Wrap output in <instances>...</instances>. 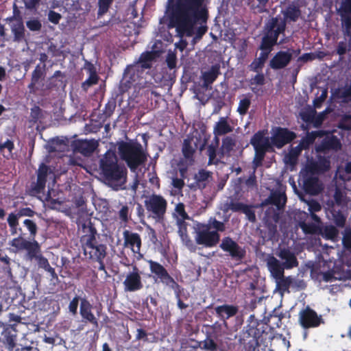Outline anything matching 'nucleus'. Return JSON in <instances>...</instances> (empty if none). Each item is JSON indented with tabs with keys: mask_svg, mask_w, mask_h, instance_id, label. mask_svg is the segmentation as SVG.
<instances>
[{
	"mask_svg": "<svg viewBox=\"0 0 351 351\" xmlns=\"http://www.w3.org/2000/svg\"><path fill=\"white\" fill-rule=\"evenodd\" d=\"M205 0H177L169 14L170 27H175L180 36L191 37L200 40L208 32L209 13L204 5Z\"/></svg>",
	"mask_w": 351,
	"mask_h": 351,
	"instance_id": "nucleus-1",
	"label": "nucleus"
},
{
	"mask_svg": "<svg viewBox=\"0 0 351 351\" xmlns=\"http://www.w3.org/2000/svg\"><path fill=\"white\" fill-rule=\"evenodd\" d=\"M154 64V45L151 51L143 52L133 64L127 66L119 84V92L123 94L132 86L147 85L154 78L152 67Z\"/></svg>",
	"mask_w": 351,
	"mask_h": 351,
	"instance_id": "nucleus-2",
	"label": "nucleus"
},
{
	"mask_svg": "<svg viewBox=\"0 0 351 351\" xmlns=\"http://www.w3.org/2000/svg\"><path fill=\"white\" fill-rule=\"evenodd\" d=\"M281 14L283 17L280 15L271 17L265 23L264 27L275 35L285 37L287 24L296 22L301 16V10L298 3L292 1L281 10Z\"/></svg>",
	"mask_w": 351,
	"mask_h": 351,
	"instance_id": "nucleus-3",
	"label": "nucleus"
},
{
	"mask_svg": "<svg viewBox=\"0 0 351 351\" xmlns=\"http://www.w3.org/2000/svg\"><path fill=\"white\" fill-rule=\"evenodd\" d=\"M82 228L86 232L81 238L84 255L93 262L104 259L107 254V247L97 241V232L93 224L90 221L88 226L83 224Z\"/></svg>",
	"mask_w": 351,
	"mask_h": 351,
	"instance_id": "nucleus-4",
	"label": "nucleus"
},
{
	"mask_svg": "<svg viewBox=\"0 0 351 351\" xmlns=\"http://www.w3.org/2000/svg\"><path fill=\"white\" fill-rule=\"evenodd\" d=\"M100 175L108 182L118 183L124 180L127 174L125 167L118 163L114 153L107 152L99 160Z\"/></svg>",
	"mask_w": 351,
	"mask_h": 351,
	"instance_id": "nucleus-5",
	"label": "nucleus"
},
{
	"mask_svg": "<svg viewBox=\"0 0 351 351\" xmlns=\"http://www.w3.org/2000/svg\"><path fill=\"white\" fill-rule=\"evenodd\" d=\"M119 154L122 160H125L132 171L143 165L147 160L142 145L138 143L122 141L118 147Z\"/></svg>",
	"mask_w": 351,
	"mask_h": 351,
	"instance_id": "nucleus-6",
	"label": "nucleus"
},
{
	"mask_svg": "<svg viewBox=\"0 0 351 351\" xmlns=\"http://www.w3.org/2000/svg\"><path fill=\"white\" fill-rule=\"evenodd\" d=\"M264 332L263 324L255 319L254 315H250L248 324L240 338L241 344L243 346L242 351H255L259 346L258 340Z\"/></svg>",
	"mask_w": 351,
	"mask_h": 351,
	"instance_id": "nucleus-7",
	"label": "nucleus"
},
{
	"mask_svg": "<svg viewBox=\"0 0 351 351\" xmlns=\"http://www.w3.org/2000/svg\"><path fill=\"white\" fill-rule=\"evenodd\" d=\"M10 244L19 251L25 250V258L30 261L35 260L41 254L40 245L38 241L35 239L28 241L23 238L21 234L16 238H14Z\"/></svg>",
	"mask_w": 351,
	"mask_h": 351,
	"instance_id": "nucleus-8",
	"label": "nucleus"
},
{
	"mask_svg": "<svg viewBox=\"0 0 351 351\" xmlns=\"http://www.w3.org/2000/svg\"><path fill=\"white\" fill-rule=\"evenodd\" d=\"M219 247L226 253V255L230 256L231 260L241 263L246 256V250L241 246L236 241L230 237H225L222 239Z\"/></svg>",
	"mask_w": 351,
	"mask_h": 351,
	"instance_id": "nucleus-9",
	"label": "nucleus"
},
{
	"mask_svg": "<svg viewBox=\"0 0 351 351\" xmlns=\"http://www.w3.org/2000/svg\"><path fill=\"white\" fill-rule=\"evenodd\" d=\"M263 36L258 49L261 50L259 57L256 58L258 60L265 63L267 60L269 53L273 50V48L276 45H281L284 43L285 38H283L279 43L278 40L279 36L275 35L273 32L263 27Z\"/></svg>",
	"mask_w": 351,
	"mask_h": 351,
	"instance_id": "nucleus-10",
	"label": "nucleus"
},
{
	"mask_svg": "<svg viewBox=\"0 0 351 351\" xmlns=\"http://www.w3.org/2000/svg\"><path fill=\"white\" fill-rule=\"evenodd\" d=\"M195 240L197 245L205 247H213L220 241V234L217 231H211L208 226L204 223H199L196 230Z\"/></svg>",
	"mask_w": 351,
	"mask_h": 351,
	"instance_id": "nucleus-11",
	"label": "nucleus"
},
{
	"mask_svg": "<svg viewBox=\"0 0 351 351\" xmlns=\"http://www.w3.org/2000/svg\"><path fill=\"white\" fill-rule=\"evenodd\" d=\"M298 322L300 326L305 329L317 328L321 324H325L322 315H318L317 312L306 306L299 313Z\"/></svg>",
	"mask_w": 351,
	"mask_h": 351,
	"instance_id": "nucleus-12",
	"label": "nucleus"
},
{
	"mask_svg": "<svg viewBox=\"0 0 351 351\" xmlns=\"http://www.w3.org/2000/svg\"><path fill=\"white\" fill-rule=\"evenodd\" d=\"M300 180L302 182V189L306 194L317 195L324 189L323 184L318 177L306 169L301 172Z\"/></svg>",
	"mask_w": 351,
	"mask_h": 351,
	"instance_id": "nucleus-13",
	"label": "nucleus"
},
{
	"mask_svg": "<svg viewBox=\"0 0 351 351\" xmlns=\"http://www.w3.org/2000/svg\"><path fill=\"white\" fill-rule=\"evenodd\" d=\"M296 136L297 135L294 132L287 128L274 127L272 128V135L271 136L272 147L281 149L292 142Z\"/></svg>",
	"mask_w": 351,
	"mask_h": 351,
	"instance_id": "nucleus-14",
	"label": "nucleus"
},
{
	"mask_svg": "<svg viewBox=\"0 0 351 351\" xmlns=\"http://www.w3.org/2000/svg\"><path fill=\"white\" fill-rule=\"evenodd\" d=\"M51 173H53V172L51 168L45 163H41L36 171V181L31 183L29 189L30 194L36 195L44 193L47 177Z\"/></svg>",
	"mask_w": 351,
	"mask_h": 351,
	"instance_id": "nucleus-15",
	"label": "nucleus"
},
{
	"mask_svg": "<svg viewBox=\"0 0 351 351\" xmlns=\"http://www.w3.org/2000/svg\"><path fill=\"white\" fill-rule=\"evenodd\" d=\"M322 138L321 143L316 147L317 152H338L341 149V140L334 135L333 132L326 131V134Z\"/></svg>",
	"mask_w": 351,
	"mask_h": 351,
	"instance_id": "nucleus-16",
	"label": "nucleus"
},
{
	"mask_svg": "<svg viewBox=\"0 0 351 351\" xmlns=\"http://www.w3.org/2000/svg\"><path fill=\"white\" fill-rule=\"evenodd\" d=\"M99 142L95 139L90 140H76L71 144L73 150L75 152L82 154L85 156H90L98 147Z\"/></svg>",
	"mask_w": 351,
	"mask_h": 351,
	"instance_id": "nucleus-17",
	"label": "nucleus"
},
{
	"mask_svg": "<svg viewBox=\"0 0 351 351\" xmlns=\"http://www.w3.org/2000/svg\"><path fill=\"white\" fill-rule=\"evenodd\" d=\"M80 314L82 321L98 327V319L93 313V305L86 298L80 300Z\"/></svg>",
	"mask_w": 351,
	"mask_h": 351,
	"instance_id": "nucleus-18",
	"label": "nucleus"
},
{
	"mask_svg": "<svg viewBox=\"0 0 351 351\" xmlns=\"http://www.w3.org/2000/svg\"><path fill=\"white\" fill-rule=\"evenodd\" d=\"M330 169V159L324 156H318L315 161L308 162L305 169L315 174H322L327 172Z\"/></svg>",
	"mask_w": 351,
	"mask_h": 351,
	"instance_id": "nucleus-19",
	"label": "nucleus"
},
{
	"mask_svg": "<svg viewBox=\"0 0 351 351\" xmlns=\"http://www.w3.org/2000/svg\"><path fill=\"white\" fill-rule=\"evenodd\" d=\"M292 60V53L288 51H279L269 61V66L274 70L285 68Z\"/></svg>",
	"mask_w": 351,
	"mask_h": 351,
	"instance_id": "nucleus-20",
	"label": "nucleus"
},
{
	"mask_svg": "<svg viewBox=\"0 0 351 351\" xmlns=\"http://www.w3.org/2000/svg\"><path fill=\"white\" fill-rule=\"evenodd\" d=\"M124 289L126 291H136L143 287L141 276L138 273V269L134 267L132 272L128 274L123 281Z\"/></svg>",
	"mask_w": 351,
	"mask_h": 351,
	"instance_id": "nucleus-21",
	"label": "nucleus"
},
{
	"mask_svg": "<svg viewBox=\"0 0 351 351\" xmlns=\"http://www.w3.org/2000/svg\"><path fill=\"white\" fill-rule=\"evenodd\" d=\"M267 131L261 130L256 132L250 139V144L256 149H272L271 138L266 136Z\"/></svg>",
	"mask_w": 351,
	"mask_h": 351,
	"instance_id": "nucleus-22",
	"label": "nucleus"
},
{
	"mask_svg": "<svg viewBox=\"0 0 351 351\" xmlns=\"http://www.w3.org/2000/svg\"><path fill=\"white\" fill-rule=\"evenodd\" d=\"M177 224L178 226V232L182 243L190 251L195 252L196 246L188 234V223L182 219H178Z\"/></svg>",
	"mask_w": 351,
	"mask_h": 351,
	"instance_id": "nucleus-23",
	"label": "nucleus"
},
{
	"mask_svg": "<svg viewBox=\"0 0 351 351\" xmlns=\"http://www.w3.org/2000/svg\"><path fill=\"white\" fill-rule=\"evenodd\" d=\"M276 255L280 258L285 261L282 263L287 269H290L298 266L299 263L297 257L289 248H280Z\"/></svg>",
	"mask_w": 351,
	"mask_h": 351,
	"instance_id": "nucleus-24",
	"label": "nucleus"
},
{
	"mask_svg": "<svg viewBox=\"0 0 351 351\" xmlns=\"http://www.w3.org/2000/svg\"><path fill=\"white\" fill-rule=\"evenodd\" d=\"M124 245L130 247L134 253H139L141 239L138 234L128 230L123 232Z\"/></svg>",
	"mask_w": 351,
	"mask_h": 351,
	"instance_id": "nucleus-25",
	"label": "nucleus"
},
{
	"mask_svg": "<svg viewBox=\"0 0 351 351\" xmlns=\"http://www.w3.org/2000/svg\"><path fill=\"white\" fill-rule=\"evenodd\" d=\"M325 134L326 130H317L307 132L306 135L302 138L296 148L300 152L304 149H307L311 145L314 143L317 138H322L324 136Z\"/></svg>",
	"mask_w": 351,
	"mask_h": 351,
	"instance_id": "nucleus-26",
	"label": "nucleus"
},
{
	"mask_svg": "<svg viewBox=\"0 0 351 351\" xmlns=\"http://www.w3.org/2000/svg\"><path fill=\"white\" fill-rule=\"evenodd\" d=\"M200 348L204 351H219V347L210 335H207L204 340L195 341V344L190 347V351H195L196 348Z\"/></svg>",
	"mask_w": 351,
	"mask_h": 351,
	"instance_id": "nucleus-27",
	"label": "nucleus"
},
{
	"mask_svg": "<svg viewBox=\"0 0 351 351\" xmlns=\"http://www.w3.org/2000/svg\"><path fill=\"white\" fill-rule=\"evenodd\" d=\"M268 269L274 278L283 277L285 267L283 263L271 255L267 259Z\"/></svg>",
	"mask_w": 351,
	"mask_h": 351,
	"instance_id": "nucleus-28",
	"label": "nucleus"
},
{
	"mask_svg": "<svg viewBox=\"0 0 351 351\" xmlns=\"http://www.w3.org/2000/svg\"><path fill=\"white\" fill-rule=\"evenodd\" d=\"M219 75H221L220 64H215L212 65L208 71L202 73L203 87L206 88L210 87Z\"/></svg>",
	"mask_w": 351,
	"mask_h": 351,
	"instance_id": "nucleus-29",
	"label": "nucleus"
},
{
	"mask_svg": "<svg viewBox=\"0 0 351 351\" xmlns=\"http://www.w3.org/2000/svg\"><path fill=\"white\" fill-rule=\"evenodd\" d=\"M215 311L221 320L226 322L229 318L234 316L239 311L237 306L230 304H223L215 308Z\"/></svg>",
	"mask_w": 351,
	"mask_h": 351,
	"instance_id": "nucleus-30",
	"label": "nucleus"
},
{
	"mask_svg": "<svg viewBox=\"0 0 351 351\" xmlns=\"http://www.w3.org/2000/svg\"><path fill=\"white\" fill-rule=\"evenodd\" d=\"M237 145V141L234 137L232 136H227L222 139L221 145L218 152V156L220 158H223L224 156L230 157L231 152Z\"/></svg>",
	"mask_w": 351,
	"mask_h": 351,
	"instance_id": "nucleus-31",
	"label": "nucleus"
},
{
	"mask_svg": "<svg viewBox=\"0 0 351 351\" xmlns=\"http://www.w3.org/2000/svg\"><path fill=\"white\" fill-rule=\"evenodd\" d=\"M341 21L346 32L348 34L351 29V0H345L341 5Z\"/></svg>",
	"mask_w": 351,
	"mask_h": 351,
	"instance_id": "nucleus-32",
	"label": "nucleus"
},
{
	"mask_svg": "<svg viewBox=\"0 0 351 351\" xmlns=\"http://www.w3.org/2000/svg\"><path fill=\"white\" fill-rule=\"evenodd\" d=\"M155 275L166 285L171 287H173V285L178 286L173 278L168 274L166 269L156 262H155Z\"/></svg>",
	"mask_w": 351,
	"mask_h": 351,
	"instance_id": "nucleus-33",
	"label": "nucleus"
},
{
	"mask_svg": "<svg viewBox=\"0 0 351 351\" xmlns=\"http://www.w3.org/2000/svg\"><path fill=\"white\" fill-rule=\"evenodd\" d=\"M269 204L274 205L278 210L283 209L287 202V196L285 192L274 191L268 197Z\"/></svg>",
	"mask_w": 351,
	"mask_h": 351,
	"instance_id": "nucleus-34",
	"label": "nucleus"
},
{
	"mask_svg": "<svg viewBox=\"0 0 351 351\" xmlns=\"http://www.w3.org/2000/svg\"><path fill=\"white\" fill-rule=\"evenodd\" d=\"M233 128L228 123L227 117H220L214 127L215 137L222 136L232 132Z\"/></svg>",
	"mask_w": 351,
	"mask_h": 351,
	"instance_id": "nucleus-35",
	"label": "nucleus"
},
{
	"mask_svg": "<svg viewBox=\"0 0 351 351\" xmlns=\"http://www.w3.org/2000/svg\"><path fill=\"white\" fill-rule=\"evenodd\" d=\"M215 143H212L207 147V155L208 156V165H217L221 158H217V148L219 147V140L217 137L215 138Z\"/></svg>",
	"mask_w": 351,
	"mask_h": 351,
	"instance_id": "nucleus-36",
	"label": "nucleus"
},
{
	"mask_svg": "<svg viewBox=\"0 0 351 351\" xmlns=\"http://www.w3.org/2000/svg\"><path fill=\"white\" fill-rule=\"evenodd\" d=\"M11 30L14 35V41L21 42L25 39V27L21 19L16 20V21L11 25Z\"/></svg>",
	"mask_w": 351,
	"mask_h": 351,
	"instance_id": "nucleus-37",
	"label": "nucleus"
},
{
	"mask_svg": "<svg viewBox=\"0 0 351 351\" xmlns=\"http://www.w3.org/2000/svg\"><path fill=\"white\" fill-rule=\"evenodd\" d=\"M155 218L163 219L167 210V202L160 195H155Z\"/></svg>",
	"mask_w": 351,
	"mask_h": 351,
	"instance_id": "nucleus-38",
	"label": "nucleus"
},
{
	"mask_svg": "<svg viewBox=\"0 0 351 351\" xmlns=\"http://www.w3.org/2000/svg\"><path fill=\"white\" fill-rule=\"evenodd\" d=\"M210 176V172L204 169L199 170L195 176V182L198 188L200 189H205Z\"/></svg>",
	"mask_w": 351,
	"mask_h": 351,
	"instance_id": "nucleus-39",
	"label": "nucleus"
},
{
	"mask_svg": "<svg viewBox=\"0 0 351 351\" xmlns=\"http://www.w3.org/2000/svg\"><path fill=\"white\" fill-rule=\"evenodd\" d=\"M192 141L191 138H185L183 142L182 152L184 157L187 160H193L194 153L195 152L196 145L195 144V147L192 146Z\"/></svg>",
	"mask_w": 351,
	"mask_h": 351,
	"instance_id": "nucleus-40",
	"label": "nucleus"
},
{
	"mask_svg": "<svg viewBox=\"0 0 351 351\" xmlns=\"http://www.w3.org/2000/svg\"><path fill=\"white\" fill-rule=\"evenodd\" d=\"M254 157L253 158L252 161V165L253 168L254 169V171L256 169L263 165V162L264 160V158L265 157L266 153L267 152H269L271 149H256L254 148Z\"/></svg>",
	"mask_w": 351,
	"mask_h": 351,
	"instance_id": "nucleus-41",
	"label": "nucleus"
},
{
	"mask_svg": "<svg viewBox=\"0 0 351 351\" xmlns=\"http://www.w3.org/2000/svg\"><path fill=\"white\" fill-rule=\"evenodd\" d=\"M339 231L336 227L329 225L324 228H321V231L319 234L322 235L323 238L327 240H334L338 236Z\"/></svg>",
	"mask_w": 351,
	"mask_h": 351,
	"instance_id": "nucleus-42",
	"label": "nucleus"
},
{
	"mask_svg": "<svg viewBox=\"0 0 351 351\" xmlns=\"http://www.w3.org/2000/svg\"><path fill=\"white\" fill-rule=\"evenodd\" d=\"M251 97L252 96L248 94L247 95L245 96V97L240 99L237 110V112L240 115L244 116L247 113L248 110L251 106Z\"/></svg>",
	"mask_w": 351,
	"mask_h": 351,
	"instance_id": "nucleus-43",
	"label": "nucleus"
},
{
	"mask_svg": "<svg viewBox=\"0 0 351 351\" xmlns=\"http://www.w3.org/2000/svg\"><path fill=\"white\" fill-rule=\"evenodd\" d=\"M37 262L39 267L44 269L45 271L49 272L53 276L57 277L55 269L51 267L47 258H45L42 253L34 260Z\"/></svg>",
	"mask_w": 351,
	"mask_h": 351,
	"instance_id": "nucleus-44",
	"label": "nucleus"
},
{
	"mask_svg": "<svg viewBox=\"0 0 351 351\" xmlns=\"http://www.w3.org/2000/svg\"><path fill=\"white\" fill-rule=\"evenodd\" d=\"M299 225L305 234H319V232L321 231V227L313 223L302 221Z\"/></svg>",
	"mask_w": 351,
	"mask_h": 351,
	"instance_id": "nucleus-45",
	"label": "nucleus"
},
{
	"mask_svg": "<svg viewBox=\"0 0 351 351\" xmlns=\"http://www.w3.org/2000/svg\"><path fill=\"white\" fill-rule=\"evenodd\" d=\"M14 149V144L12 140L8 139L3 143H0V152L4 158L9 159L12 156V151Z\"/></svg>",
	"mask_w": 351,
	"mask_h": 351,
	"instance_id": "nucleus-46",
	"label": "nucleus"
},
{
	"mask_svg": "<svg viewBox=\"0 0 351 351\" xmlns=\"http://www.w3.org/2000/svg\"><path fill=\"white\" fill-rule=\"evenodd\" d=\"M275 279L277 280L278 289L284 292H289L290 287H292V285L293 284V278L290 276L285 277L283 275V277L276 278Z\"/></svg>",
	"mask_w": 351,
	"mask_h": 351,
	"instance_id": "nucleus-47",
	"label": "nucleus"
},
{
	"mask_svg": "<svg viewBox=\"0 0 351 351\" xmlns=\"http://www.w3.org/2000/svg\"><path fill=\"white\" fill-rule=\"evenodd\" d=\"M204 226H208L209 227V230L212 228L214 229V231L219 232H224L226 230L225 223L222 221H218L215 217H211L208 220V223H204Z\"/></svg>",
	"mask_w": 351,
	"mask_h": 351,
	"instance_id": "nucleus-48",
	"label": "nucleus"
},
{
	"mask_svg": "<svg viewBox=\"0 0 351 351\" xmlns=\"http://www.w3.org/2000/svg\"><path fill=\"white\" fill-rule=\"evenodd\" d=\"M284 317L282 313H278L276 309H274L268 317V322L271 323L276 328H280L282 325V319Z\"/></svg>",
	"mask_w": 351,
	"mask_h": 351,
	"instance_id": "nucleus-49",
	"label": "nucleus"
},
{
	"mask_svg": "<svg viewBox=\"0 0 351 351\" xmlns=\"http://www.w3.org/2000/svg\"><path fill=\"white\" fill-rule=\"evenodd\" d=\"M68 140L60 139L58 138H54L51 141L52 151L54 152H64L68 147Z\"/></svg>",
	"mask_w": 351,
	"mask_h": 351,
	"instance_id": "nucleus-50",
	"label": "nucleus"
},
{
	"mask_svg": "<svg viewBox=\"0 0 351 351\" xmlns=\"http://www.w3.org/2000/svg\"><path fill=\"white\" fill-rule=\"evenodd\" d=\"M113 0H99L97 17L99 18L105 14L110 8Z\"/></svg>",
	"mask_w": 351,
	"mask_h": 351,
	"instance_id": "nucleus-51",
	"label": "nucleus"
},
{
	"mask_svg": "<svg viewBox=\"0 0 351 351\" xmlns=\"http://www.w3.org/2000/svg\"><path fill=\"white\" fill-rule=\"evenodd\" d=\"M116 108V101L114 99L109 100L105 105L104 109L103 110L102 117L104 119H106L111 117L113 114Z\"/></svg>",
	"mask_w": 351,
	"mask_h": 351,
	"instance_id": "nucleus-52",
	"label": "nucleus"
},
{
	"mask_svg": "<svg viewBox=\"0 0 351 351\" xmlns=\"http://www.w3.org/2000/svg\"><path fill=\"white\" fill-rule=\"evenodd\" d=\"M269 0H253L251 1V8L258 13L267 11V3Z\"/></svg>",
	"mask_w": 351,
	"mask_h": 351,
	"instance_id": "nucleus-53",
	"label": "nucleus"
},
{
	"mask_svg": "<svg viewBox=\"0 0 351 351\" xmlns=\"http://www.w3.org/2000/svg\"><path fill=\"white\" fill-rule=\"evenodd\" d=\"M332 214L335 224L339 228H343L346 221V217L343 214L341 211H336L335 210L332 211Z\"/></svg>",
	"mask_w": 351,
	"mask_h": 351,
	"instance_id": "nucleus-54",
	"label": "nucleus"
},
{
	"mask_svg": "<svg viewBox=\"0 0 351 351\" xmlns=\"http://www.w3.org/2000/svg\"><path fill=\"white\" fill-rule=\"evenodd\" d=\"M23 224L29 232V237L34 239L38 232L36 223L32 219H26L23 221Z\"/></svg>",
	"mask_w": 351,
	"mask_h": 351,
	"instance_id": "nucleus-55",
	"label": "nucleus"
},
{
	"mask_svg": "<svg viewBox=\"0 0 351 351\" xmlns=\"http://www.w3.org/2000/svg\"><path fill=\"white\" fill-rule=\"evenodd\" d=\"M165 62L170 70L175 69L177 64V56L176 53L172 51H169L165 58Z\"/></svg>",
	"mask_w": 351,
	"mask_h": 351,
	"instance_id": "nucleus-56",
	"label": "nucleus"
},
{
	"mask_svg": "<svg viewBox=\"0 0 351 351\" xmlns=\"http://www.w3.org/2000/svg\"><path fill=\"white\" fill-rule=\"evenodd\" d=\"M227 210H230L233 212L242 213L247 204L242 202L231 200L229 203L226 204Z\"/></svg>",
	"mask_w": 351,
	"mask_h": 351,
	"instance_id": "nucleus-57",
	"label": "nucleus"
},
{
	"mask_svg": "<svg viewBox=\"0 0 351 351\" xmlns=\"http://www.w3.org/2000/svg\"><path fill=\"white\" fill-rule=\"evenodd\" d=\"M82 298L78 295H75L69 302V312L73 315L75 316L77 314V308L79 305V302Z\"/></svg>",
	"mask_w": 351,
	"mask_h": 351,
	"instance_id": "nucleus-58",
	"label": "nucleus"
},
{
	"mask_svg": "<svg viewBox=\"0 0 351 351\" xmlns=\"http://www.w3.org/2000/svg\"><path fill=\"white\" fill-rule=\"evenodd\" d=\"M98 75L96 73V71L94 69H90V75L89 77L85 80L84 82L82 84V86L85 87L90 86L92 85L96 84L98 82Z\"/></svg>",
	"mask_w": 351,
	"mask_h": 351,
	"instance_id": "nucleus-59",
	"label": "nucleus"
},
{
	"mask_svg": "<svg viewBox=\"0 0 351 351\" xmlns=\"http://www.w3.org/2000/svg\"><path fill=\"white\" fill-rule=\"evenodd\" d=\"M342 243L343 247L347 250L351 251V228H346L344 231Z\"/></svg>",
	"mask_w": 351,
	"mask_h": 351,
	"instance_id": "nucleus-60",
	"label": "nucleus"
},
{
	"mask_svg": "<svg viewBox=\"0 0 351 351\" xmlns=\"http://www.w3.org/2000/svg\"><path fill=\"white\" fill-rule=\"evenodd\" d=\"M242 213L245 215V216H246L247 219L249 220V221L252 222V223L256 221V217L255 211L254 210L253 206L247 204V206H245V208Z\"/></svg>",
	"mask_w": 351,
	"mask_h": 351,
	"instance_id": "nucleus-61",
	"label": "nucleus"
},
{
	"mask_svg": "<svg viewBox=\"0 0 351 351\" xmlns=\"http://www.w3.org/2000/svg\"><path fill=\"white\" fill-rule=\"evenodd\" d=\"M27 27L33 32L40 31L42 27L40 21L37 19L29 20L26 22Z\"/></svg>",
	"mask_w": 351,
	"mask_h": 351,
	"instance_id": "nucleus-62",
	"label": "nucleus"
},
{
	"mask_svg": "<svg viewBox=\"0 0 351 351\" xmlns=\"http://www.w3.org/2000/svg\"><path fill=\"white\" fill-rule=\"evenodd\" d=\"M119 217L121 221L127 223L130 218V208L127 205L123 206L119 211Z\"/></svg>",
	"mask_w": 351,
	"mask_h": 351,
	"instance_id": "nucleus-63",
	"label": "nucleus"
},
{
	"mask_svg": "<svg viewBox=\"0 0 351 351\" xmlns=\"http://www.w3.org/2000/svg\"><path fill=\"white\" fill-rule=\"evenodd\" d=\"M348 50V45L345 41H340L338 43L336 53L340 56V60L342 59L343 56L346 53Z\"/></svg>",
	"mask_w": 351,
	"mask_h": 351,
	"instance_id": "nucleus-64",
	"label": "nucleus"
}]
</instances>
